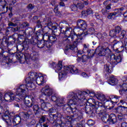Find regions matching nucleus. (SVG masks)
<instances>
[{
  "label": "nucleus",
  "mask_w": 127,
  "mask_h": 127,
  "mask_svg": "<svg viewBox=\"0 0 127 127\" xmlns=\"http://www.w3.org/2000/svg\"><path fill=\"white\" fill-rule=\"evenodd\" d=\"M49 40L52 44H54V43H56V41H57V38L55 36L50 35Z\"/></svg>",
  "instance_id": "e433bc0d"
},
{
  "label": "nucleus",
  "mask_w": 127,
  "mask_h": 127,
  "mask_svg": "<svg viewBox=\"0 0 127 127\" xmlns=\"http://www.w3.org/2000/svg\"><path fill=\"white\" fill-rule=\"evenodd\" d=\"M91 94V91L86 90V91H78L77 93L74 92L69 93L67 96L69 102L71 106L68 105L64 106V111H66L68 115H71V112L73 115V118H75L78 121H81L83 119V112L78 109V106H83L86 105L88 100L86 99V96Z\"/></svg>",
  "instance_id": "f257e3e1"
},
{
  "label": "nucleus",
  "mask_w": 127,
  "mask_h": 127,
  "mask_svg": "<svg viewBox=\"0 0 127 127\" xmlns=\"http://www.w3.org/2000/svg\"><path fill=\"white\" fill-rule=\"evenodd\" d=\"M38 38H39V37H42L43 39V41L44 42H46L47 41H49V39L50 38V34L48 33V32L45 33L44 35L42 34H39L38 35H37Z\"/></svg>",
  "instance_id": "bb28decb"
},
{
  "label": "nucleus",
  "mask_w": 127,
  "mask_h": 127,
  "mask_svg": "<svg viewBox=\"0 0 127 127\" xmlns=\"http://www.w3.org/2000/svg\"><path fill=\"white\" fill-rule=\"evenodd\" d=\"M2 56L3 57V58H7L10 56V54L7 52H3V53L2 54Z\"/></svg>",
  "instance_id": "09e8293b"
},
{
  "label": "nucleus",
  "mask_w": 127,
  "mask_h": 127,
  "mask_svg": "<svg viewBox=\"0 0 127 127\" xmlns=\"http://www.w3.org/2000/svg\"><path fill=\"white\" fill-rule=\"evenodd\" d=\"M87 124L89 127H93L95 125V121L93 120H89L87 121Z\"/></svg>",
  "instance_id": "49530a36"
},
{
  "label": "nucleus",
  "mask_w": 127,
  "mask_h": 127,
  "mask_svg": "<svg viewBox=\"0 0 127 127\" xmlns=\"http://www.w3.org/2000/svg\"><path fill=\"white\" fill-rule=\"evenodd\" d=\"M104 68L106 72H107L108 75L112 73V69L110 68V66L108 65V64L104 65Z\"/></svg>",
  "instance_id": "79ce46f5"
},
{
  "label": "nucleus",
  "mask_w": 127,
  "mask_h": 127,
  "mask_svg": "<svg viewBox=\"0 0 127 127\" xmlns=\"http://www.w3.org/2000/svg\"><path fill=\"white\" fill-rule=\"evenodd\" d=\"M120 98H121L120 96H118L117 95H111L109 97V99H108L109 101L108 102H110L112 103V104H117L119 101H120Z\"/></svg>",
  "instance_id": "b1692460"
},
{
  "label": "nucleus",
  "mask_w": 127,
  "mask_h": 127,
  "mask_svg": "<svg viewBox=\"0 0 127 127\" xmlns=\"http://www.w3.org/2000/svg\"><path fill=\"white\" fill-rule=\"evenodd\" d=\"M34 44H37L38 48L42 49L45 47V42L43 40L38 41L37 39H35L33 40Z\"/></svg>",
  "instance_id": "a878e982"
},
{
  "label": "nucleus",
  "mask_w": 127,
  "mask_h": 127,
  "mask_svg": "<svg viewBox=\"0 0 127 127\" xmlns=\"http://www.w3.org/2000/svg\"><path fill=\"white\" fill-rule=\"evenodd\" d=\"M34 8V7L32 5V4H29L27 6V8L29 9H33Z\"/></svg>",
  "instance_id": "0e129e2a"
},
{
  "label": "nucleus",
  "mask_w": 127,
  "mask_h": 127,
  "mask_svg": "<svg viewBox=\"0 0 127 127\" xmlns=\"http://www.w3.org/2000/svg\"><path fill=\"white\" fill-rule=\"evenodd\" d=\"M33 61L34 62V64L37 66L39 64V62L38 61V54L37 53H33L31 55L29 54L28 52H26L24 54V59L23 62L24 63V61L26 62L27 64H31L30 61Z\"/></svg>",
  "instance_id": "1a4fd4ad"
},
{
  "label": "nucleus",
  "mask_w": 127,
  "mask_h": 127,
  "mask_svg": "<svg viewBox=\"0 0 127 127\" xmlns=\"http://www.w3.org/2000/svg\"><path fill=\"white\" fill-rule=\"evenodd\" d=\"M117 15L116 12H112V13H108V14L107 15V18L108 19H114L115 17H116V16Z\"/></svg>",
  "instance_id": "ea45409f"
},
{
  "label": "nucleus",
  "mask_w": 127,
  "mask_h": 127,
  "mask_svg": "<svg viewBox=\"0 0 127 127\" xmlns=\"http://www.w3.org/2000/svg\"><path fill=\"white\" fill-rule=\"evenodd\" d=\"M127 34V32L126 31H122L120 33L115 36L116 37H119L120 39H124L126 37V35Z\"/></svg>",
  "instance_id": "f704fd0d"
},
{
  "label": "nucleus",
  "mask_w": 127,
  "mask_h": 127,
  "mask_svg": "<svg viewBox=\"0 0 127 127\" xmlns=\"http://www.w3.org/2000/svg\"><path fill=\"white\" fill-rule=\"evenodd\" d=\"M118 82H119V80H118V79H117V78H116L114 76H111L110 77V81H109L110 84H112V85H117Z\"/></svg>",
  "instance_id": "c756f323"
},
{
  "label": "nucleus",
  "mask_w": 127,
  "mask_h": 127,
  "mask_svg": "<svg viewBox=\"0 0 127 127\" xmlns=\"http://www.w3.org/2000/svg\"><path fill=\"white\" fill-rule=\"evenodd\" d=\"M77 56L78 57V58L77 59V61L78 62H80V61L81 60V57H79V55H81V54L80 53V52H78V51L77 52Z\"/></svg>",
  "instance_id": "e2e57ef3"
},
{
  "label": "nucleus",
  "mask_w": 127,
  "mask_h": 127,
  "mask_svg": "<svg viewBox=\"0 0 127 127\" xmlns=\"http://www.w3.org/2000/svg\"><path fill=\"white\" fill-rule=\"evenodd\" d=\"M77 1H78V0H74L73 1V4H71L70 6L69 7L71 9V11H76L78 9V8L77 7V3H76L77 2Z\"/></svg>",
  "instance_id": "473e14b6"
},
{
  "label": "nucleus",
  "mask_w": 127,
  "mask_h": 127,
  "mask_svg": "<svg viewBox=\"0 0 127 127\" xmlns=\"http://www.w3.org/2000/svg\"><path fill=\"white\" fill-rule=\"evenodd\" d=\"M48 127V125H47V123L46 124H41V123H38L37 125H36V127Z\"/></svg>",
  "instance_id": "603ef678"
},
{
  "label": "nucleus",
  "mask_w": 127,
  "mask_h": 127,
  "mask_svg": "<svg viewBox=\"0 0 127 127\" xmlns=\"http://www.w3.org/2000/svg\"><path fill=\"white\" fill-rule=\"evenodd\" d=\"M17 51H19V53H17L15 55V57L17 60L19 61V63L21 64H23V59H24V54L26 52H24L23 49V46L22 45H19L16 47Z\"/></svg>",
  "instance_id": "9b49d317"
},
{
  "label": "nucleus",
  "mask_w": 127,
  "mask_h": 127,
  "mask_svg": "<svg viewBox=\"0 0 127 127\" xmlns=\"http://www.w3.org/2000/svg\"><path fill=\"white\" fill-rule=\"evenodd\" d=\"M20 32H23L26 36H32V37H34V35H35V33L33 32V29L30 27L27 28L25 31L24 30H22Z\"/></svg>",
  "instance_id": "aec40b11"
},
{
  "label": "nucleus",
  "mask_w": 127,
  "mask_h": 127,
  "mask_svg": "<svg viewBox=\"0 0 127 127\" xmlns=\"http://www.w3.org/2000/svg\"><path fill=\"white\" fill-rule=\"evenodd\" d=\"M11 29V31H12L13 32H16L17 31H19L20 30V27H17L16 28L13 27H10Z\"/></svg>",
  "instance_id": "3c124183"
},
{
  "label": "nucleus",
  "mask_w": 127,
  "mask_h": 127,
  "mask_svg": "<svg viewBox=\"0 0 127 127\" xmlns=\"http://www.w3.org/2000/svg\"><path fill=\"white\" fill-rule=\"evenodd\" d=\"M14 99H15V96H14L13 93L10 94L6 93L4 96V100H5L6 102H12V101H14Z\"/></svg>",
  "instance_id": "4be33fe9"
},
{
  "label": "nucleus",
  "mask_w": 127,
  "mask_h": 127,
  "mask_svg": "<svg viewBox=\"0 0 127 127\" xmlns=\"http://www.w3.org/2000/svg\"><path fill=\"white\" fill-rule=\"evenodd\" d=\"M118 122L117 116L114 114H111L109 115V123L116 124Z\"/></svg>",
  "instance_id": "cd10ccee"
},
{
  "label": "nucleus",
  "mask_w": 127,
  "mask_h": 127,
  "mask_svg": "<svg viewBox=\"0 0 127 127\" xmlns=\"http://www.w3.org/2000/svg\"><path fill=\"white\" fill-rule=\"evenodd\" d=\"M94 104H91L90 106H86L85 108V113L87 115H90L92 117H95L97 115H101L106 112V107L102 102L96 101L94 99L92 100Z\"/></svg>",
  "instance_id": "423d86ee"
},
{
  "label": "nucleus",
  "mask_w": 127,
  "mask_h": 127,
  "mask_svg": "<svg viewBox=\"0 0 127 127\" xmlns=\"http://www.w3.org/2000/svg\"><path fill=\"white\" fill-rule=\"evenodd\" d=\"M36 124V121L35 120H32L30 123H29V125L30 126H34Z\"/></svg>",
  "instance_id": "13d9d810"
},
{
  "label": "nucleus",
  "mask_w": 127,
  "mask_h": 127,
  "mask_svg": "<svg viewBox=\"0 0 127 127\" xmlns=\"http://www.w3.org/2000/svg\"><path fill=\"white\" fill-rule=\"evenodd\" d=\"M69 34L68 38L71 39V41H73L72 45H66L64 48V52L65 54H67L68 52L70 50H72L73 52H78V48L77 46L81 43L82 40H83V35L84 33L76 34L73 30L71 32H68Z\"/></svg>",
  "instance_id": "39448f33"
},
{
  "label": "nucleus",
  "mask_w": 127,
  "mask_h": 127,
  "mask_svg": "<svg viewBox=\"0 0 127 127\" xmlns=\"http://www.w3.org/2000/svg\"><path fill=\"white\" fill-rule=\"evenodd\" d=\"M121 127H127V123L126 122L121 123Z\"/></svg>",
  "instance_id": "338daca9"
},
{
  "label": "nucleus",
  "mask_w": 127,
  "mask_h": 127,
  "mask_svg": "<svg viewBox=\"0 0 127 127\" xmlns=\"http://www.w3.org/2000/svg\"><path fill=\"white\" fill-rule=\"evenodd\" d=\"M65 103H66V101H65V100L64 99V98L59 97V98L56 103L57 104V106H58V107H63V111L65 112V113L67 114V115H70V114H68L67 110H64V109L63 108H64V106H66L67 105V106H69V107H71V104L69 103V104H65Z\"/></svg>",
  "instance_id": "dca6fc26"
},
{
  "label": "nucleus",
  "mask_w": 127,
  "mask_h": 127,
  "mask_svg": "<svg viewBox=\"0 0 127 127\" xmlns=\"http://www.w3.org/2000/svg\"><path fill=\"white\" fill-rule=\"evenodd\" d=\"M108 51H110V49H109L108 48L104 49L100 51L99 53H98V55L99 56H106L108 53Z\"/></svg>",
  "instance_id": "2f4dec72"
},
{
  "label": "nucleus",
  "mask_w": 127,
  "mask_h": 127,
  "mask_svg": "<svg viewBox=\"0 0 127 127\" xmlns=\"http://www.w3.org/2000/svg\"><path fill=\"white\" fill-rule=\"evenodd\" d=\"M92 43L93 45H96L97 44V39L95 38H93V41H92Z\"/></svg>",
  "instance_id": "774afa93"
},
{
  "label": "nucleus",
  "mask_w": 127,
  "mask_h": 127,
  "mask_svg": "<svg viewBox=\"0 0 127 127\" xmlns=\"http://www.w3.org/2000/svg\"><path fill=\"white\" fill-rule=\"evenodd\" d=\"M111 5H112V4L110 3L109 4L106 5L104 8L102 9L101 12L103 15H105V16L108 15L110 12V9L112 8Z\"/></svg>",
  "instance_id": "5701e85b"
},
{
  "label": "nucleus",
  "mask_w": 127,
  "mask_h": 127,
  "mask_svg": "<svg viewBox=\"0 0 127 127\" xmlns=\"http://www.w3.org/2000/svg\"><path fill=\"white\" fill-rule=\"evenodd\" d=\"M59 98V97H57V95H56V94H55L54 95L52 96L51 100L52 101H53V102H55L56 103H57Z\"/></svg>",
  "instance_id": "de8ad7c7"
},
{
  "label": "nucleus",
  "mask_w": 127,
  "mask_h": 127,
  "mask_svg": "<svg viewBox=\"0 0 127 127\" xmlns=\"http://www.w3.org/2000/svg\"><path fill=\"white\" fill-rule=\"evenodd\" d=\"M122 31V28L120 26H117L115 27V29H113L110 32V35L112 37H116L117 35L120 34Z\"/></svg>",
  "instance_id": "6ab92c4d"
},
{
  "label": "nucleus",
  "mask_w": 127,
  "mask_h": 127,
  "mask_svg": "<svg viewBox=\"0 0 127 127\" xmlns=\"http://www.w3.org/2000/svg\"><path fill=\"white\" fill-rule=\"evenodd\" d=\"M29 77H27L25 82L26 85L22 84L20 85L19 88L17 89L16 95L19 96V97H23L22 95H25L26 92H28V88L31 89L34 88L35 85L33 82L35 81L37 85H40L43 84V81L44 80V77L43 76H38L36 74H35L34 72H30L29 73Z\"/></svg>",
  "instance_id": "7ed1b4c3"
},
{
  "label": "nucleus",
  "mask_w": 127,
  "mask_h": 127,
  "mask_svg": "<svg viewBox=\"0 0 127 127\" xmlns=\"http://www.w3.org/2000/svg\"><path fill=\"white\" fill-rule=\"evenodd\" d=\"M6 1L5 0H0V9L2 8V10H4L5 6H6Z\"/></svg>",
  "instance_id": "72a5a7b5"
},
{
  "label": "nucleus",
  "mask_w": 127,
  "mask_h": 127,
  "mask_svg": "<svg viewBox=\"0 0 127 127\" xmlns=\"http://www.w3.org/2000/svg\"><path fill=\"white\" fill-rule=\"evenodd\" d=\"M119 93L121 95L127 94V84L124 83L122 85V89L119 90Z\"/></svg>",
  "instance_id": "c85d7f7f"
},
{
  "label": "nucleus",
  "mask_w": 127,
  "mask_h": 127,
  "mask_svg": "<svg viewBox=\"0 0 127 127\" xmlns=\"http://www.w3.org/2000/svg\"><path fill=\"white\" fill-rule=\"evenodd\" d=\"M46 120V117H45V116H43L40 119L39 123L42 124V123H44Z\"/></svg>",
  "instance_id": "5fc2aeb1"
},
{
  "label": "nucleus",
  "mask_w": 127,
  "mask_h": 127,
  "mask_svg": "<svg viewBox=\"0 0 127 127\" xmlns=\"http://www.w3.org/2000/svg\"><path fill=\"white\" fill-rule=\"evenodd\" d=\"M73 115L71 116L67 115L63 117V120H64V122H63L64 124H67V125H71V122L72 121V119H74V120H75L76 122H79L80 120H78V119H75L74 117H73V116H74V113H72Z\"/></svg>",
  "instance_id": "a211bd4d"
},
{
  "label": "nucleus",
  "mask_w": 127,
  "mask_h": 127,
  "mask_svg": "<svg viewBox=\"0 0 127 127\" xmlns=\"http://www.w3.org/2000/svg\"><path fill=\"white\" fill-rule=\"evenodd\" d=\"M120 104L121 105H123V106H121L120 107H118L116 110H121L122 113H124L126 114V113H127V97L122 100H121L120 101Z\"/></svg>",
  "instance_id": "2eb2a0df"
},
{
  "label": "nucleus",
  "mask_w": 127,
  "mask_h": 127,
  "mask_svg": "<svg viewBox=\"0 0 127 127\" xmlns=\"http://www.w3.org/2000/svg\"><path fill=\"white\" fill-rule=\"evenodd\" d=\"M88 59H90L87 55H83L81 57V60H82V62H86Z\"/></svg>",
  "instance_id": "c03bdc74"
},
{
  "label": "nucleus",
  "mask_w": 127,
  "mask_h": 127,
  "mask_svg": "<svg viewBox=\"0 0 127 127\" xmlns=\"http://www.w3.org/2000/svg\"><path fill=\"white\" fill-rule=\"evenodd\" d=\"M36 27H38V28L44 27L46 28V29H49V31L50 30L53 31V30H56V29H57V27L52 23L51 18H46L43 21H40V20H38L37 21Z\"/></svg>",
  "instance_id": "6e6552de"
},
{
  "label": "nucleus",
  "mask_w": 127,
  "mask_h": 127,
  "mask_svg": "<svg viewBox=\"0 0 127 127\" xmlns=\"http://www.w3.org/2000/svg\"><path fill=\"white\" fill-rule=\"evenodd\" d=\"M23 49H24V52H28L27 50H28V49L29 48V46L28 45V42L25 41L22 44Z\"/></svg>",
  "instance_id": "c9c22d12"
},
{
  "label": "nucleus",
  "mask_w": 127,
  "mask_h": 127,
  "mask_svg": "<svg viewBox=\"0 0 127 127\" xmlns=\"http://www.w3.org/2000/svg\"><path fill=\"white\" fill-rule=\"evenodd\" d=\"M34 102H35V96H32L31 98L25 99L26 106L28 108H32L33 107V110L36 113V114L40 113L41 111L49 112V117L47 118L48 121L50 122V123L54 122V121H55L57 122V125H56L55 127H61V125L63 124V119H62V115L60 113L57 112L56 114H54V112L56 110L53 108L48 109L46 106V102L42 99H40L41 108L39 107L38 105L35 104Z\"/></svg>",
  "instance_id": "f03ea898"
},
{
  "label": "nucleus",
  "mask_w": 127,
  "mask_h": 127,
  "mask_svg": "<svg viewBox=\"0 0 127 127\" xmlns=\"http://www.w3.org/2000/svg\"><path fill=\"white\" fill-rule=\"evenodd\" d=\"M69 24L67 22L64 21L60 23V30L62 33H65L67 34L68 32H71L72 29L69 27Z\"/></svg>",
  "instance_id": "f8f14e48"
},
{
  "label": "nucleus",
  "mask_w": 127,
  "mask_h": 127,
  "mask_svg": "<svg viewBox=\"0 0 127 127\" xmlns=\"http://www.w3.org/2000/svg\"><path fill=\"white\" fill-rule=\"evenodd\" d=\"M86 13L87 14V15L88 14H92V13H93V10L91 8L87 9Z\"/></svg>",
  "instance_id": "4d7b16f0"
},
{
  "label": "nucleus",
  "mask_w": 127,
  "mask_h": 127,
  "mask_svg": "<svg viewBox=\"0 0 127 127\" xmlns=\"http://www.w3.org/2000/svg\"><path fill=\"white\" fill-rule=\"evenodd\" d=\"M62 67V62L59 61L55 69V71L57 73L59 72V79L60 80H64L68 73H71V74H77V73L79 72L78 68H77V67H75L74 65L64 66L63 70ZM61 70H62L61 71Z\"/></svg>",
  "instance_id": "0eeeda50"
},
{
  "label": "nucleus",
  "mask_w": 127,
  "mask_h": 127,
  "mask_svg": "<svg viewBox=\"0 0 127 127\" xmlns=\"http://www.w3.org/2000/svg\"><path fill=\"white\" fill-rule=\"evenodd\" d=\"M56 3H57L56 0H52L51 1V4L52 5V6H54Z\"/></svg>",
  "instance_id": "bf43d9fd"
},
{
  "label": "nucleus",
  "mask_w": 127,
  "mask_h": 127,
  "mask_svg": "<svg viewBox=\"0 0 127 127\" xmlns=\"http://www.w3.org/2000/svg\"><path fill=\"white\" fill-rule=\"evenodd\" d=\"M18 21H19V19H15L13 20V22H14V23H16L17 24H18V25H19L20 23Z\"/></svg>",
  "instance_id": "052dcab7"
},
{
  "label": "nucleus",
  "mask_w": 127,
  "mask_h": 127,
  "mask_svg": "<svg viewBox=\"0 0 127 127\" xmlns=\"http://www.w3.org/2000/svg\"><path fill=\"white\" fill-rule=\"evenodd\" d=\"M125 9V8L124 7H121V8H119L118 9V13H121L122 12V11H124V10Z\"/></svg>",
  "instance_id": "69168bd1"
},
{
  "label": "nucleus",
  "mask_w": 127,
  "mask_h": 127,
  "mask_svg": "<svg viewBox=\"0 0 127 127\" xmlns=\"http://www.w3.org/2000/svg\"><path fill=\"white\" fill-rule=\"evenodd\" d=\"M76 6L77 8H79V9H83L84 8V3H80L78 1L76 2Z\"/></svg>",
  "instance_id": "37998d69"
},
{
  "label": "nucleus",
  "mask_w": 127,
  "mask_h": 127,
  "mask_svg": "<svg viewBox=\"0 0 127 127\" xmlns=\"http://www.w3.org/2000/svg\"><path fill=\"white\" fill-rule=\"evenodd\" d=\"M122 56L121 55H119L118 56H116L115 54H112L110 56V63L111 65H112V67H115V65L118 64V63H120L122 62Z\"/></svg>",
  "instance_id": "ddd939ff"
},
{
  "label": "nucleus",
  "mask_w": 127,
  "mask_h": 127,
  "mask_svg": "<svg viewBox=\"0 0 127 127\" xmlns=\"http://www.w3.org/2000/svg\"><path fill=\"white\" fill-rule=\"evenodd\" d=\"M11 114L12 113H9V111L7 110L3 117V120L6 123L7 127H11V122L13 125H19L20 124L21 120L22 121L28 120L30 116L33 114V111L31 109H29L26 112H21L19 115H16L14 117L11 115Z\"/></svg>",
  "instance_id": "20e7f679"
},
{
  "label": "nucleus",
  "mask_w": 127,
  "mask_h": 127,
  "mask_svg": "<svg viewBox=\"0 0 127 127\" xmlns=\"http://www.w3.org/2000/svg\"><path fill=\"white\" fill-rule=\"evenodd\" d=\"M101 120L103 123H105V124H107V123H110V117L109 115L107 116V115L103 116L101 118Z\"/></svg>",
  "instance_id": "4c0bfd02"
},
{
  "label": "nucleus",
  "mask_w": 127,
  "mask_h": 127,
  "mask_svg": "<svg viewBox=\"0 0 127 127\" xmlns=\"http://www.w3.org/2000/svg\"><path fill=\"white\" fill-rule=\"evenodd\" d=\"M41 91L43 95H45V96H47L48 97L52 96V94L53 93V90L49 88H43Z\"/></svg>",
  "instance_id": "412c9836"
},
{
  "label": "nucleus",
  "mask_w": 127,
  "mask_h": 127,
  "mask_svg": "<svg viewBox=\"0 0 127 127\" xmlns=\"http://www.w3.org/2000/svg\"><path fill=\"white\" fill-rule=\"evenodd\" d=\"M95 33V29L94 28H90L86 32L83 33L84 35H88V34H93Z\"/></svg>",
  "instance_id": "58836bf2"
},
{
  "label": "nucleus",
  "mask_w": 127,
  "mask_h": 127,
  "mask_svg": "<svg viewBox=\"0 0 127 127\" xmlns=\"http://www.w3.org/2000/svg\"><path fill=\"white\" fill-rule=\"evenodd\" d=\"M76 25L79 29L83 30V31H84V30H86L87 27V22L82 19H78L77 20Z\"/></svg>",
  "instance_id": "f3484780"
},
{
  "label": "nucleus",
  "mask_w": 127,
  "mask_h": 127,
  "mask_svg": "<svg viewBox=\"0 0 127 127\" xmlns=\"http://www.w3.org/2000/svg\"><path fill=\"white\" fill-rule=\"evenodd\" d=\"M70 39H71V38H69V37H68V38H66L65 40V42L67 43V44H70V43H71V40Z\"/></svg>",
  "instance_id": "680f3d73"
},
{
  "label": "nucleus",
  "mask_w": 127,
  "mask_h": 127,
  "mask_svg": "<svg viewBox=\"0 0 127 127\" xmlns=\"http://www.w3.org/2000/svg\"><path fill=\"white\" fill-rule=\"evenodd\" d=\"M97 51V49L95 50H90L87 53V56L89 59H92L94 56H95V54H96V52Z\"/></svg>",
  "instance_id": "7c9ffc66"
},
{
  "label": "nucleus",
  "mask_w": 127,
  "mask_h": 127,
  "mask_svg": "<svg viewBox=\"0 0 127 127\" xmlns=\"http://www.w3.org/2000/svg\"><path fill=\"white\" fill-rule=\"evenodd\" d=\"M8 26H12V27H15V26H17L18 25V24L13 23L12 22H9L8 24Z\"/></svg>",
  "instance_id": "864d4df0"
},
{
  "label": "nucleus",
  "mask_w": 127,
  "mask_h": 127,
  "mask_svg": "<svg viewBox=\"0 0 127 127\" xmlns=\"http://www.w3.org/2000/svg\"><path fill=\"white\" fill-rule=\"evenodd\" d=\"M16 41V38H15V35L13 34L12 36H10L7 38H3L2 40L0 39V45L2 47H8V46H12Z\"/></svg>",
  "instance_id": "9d476101"
},
{
  "label": "nucleus",
  "mask_w": 127,
  "mask_h": 127,
  "mask_svg": "<svg viewBox=\"0 0 127 127\" xmlns=\"http://www.w3.org/2000/svg\"><path fill=\"white\" fill-rule=\"evenodd\" d=\"M95 97L98 100L101 101V102H109V101L108 99L106 98L105 95L100 93L95 94Z\"/></svg>",
  "instance_id": "393cba45"
},
{
  "label": "nucleus",
  "mask_w": 127,
  "mask_h": 127,
  "mask_svg": "<svg viewBox=\"0 0 127 127\" xmlns=\"http://www.w3.org/2000/svg\"><path fill=\"white\" fill-rule=\"evenodd\" d=\"M8 107L5 105V103H4V101L2 100V94L0 92V115H1L3 113H4V116L5 113L8 111L7 109Z\"/></svg>",
  "instance_id": "4468645a"
},
{
  "label": "nucleus",
  "mask_w": 127,
  "mask_h": 127,
  "mask_svg": "<svg viewBox=\"0 0 127 127\" xmlns=\"http://www.w3.org/2000/svg\"><path fill=\"white\" fill-rule=\"evenodd\" d=\"M88 15V14H87L86 11H82L81 12V16L82 17H85V16H87Z\"/></svg>",
  "instance_id": "6e6d98bb"
},
{
  "label": "nucleus",
  "mask_w": 127,
  "mask_h": 127,
  "mask_svg": "<svg viewBox=\"0 0 127 127\" xmlns=\"http://www.w3.org/2000/svg\"><path fill=\"white\" fill-rule=\"evenodd\" d=\"M46 47L47 48H51V47L53 45V44L52 43H51L49 41H48L47 42H45V45Z\"/></svg>",
  "instance_id": "8fccbe9b"
},
{
  "label": "nucleus",
  "mask_w": 127,
  "mask_h": 127,
  "mask_svg": "<svg viewBox=\"0 0 127 127\" xmlns=\"http://www.w3.org/2000/svg\"><path fill=\"white\" fill-rule=\"evenodd\" d=\"M54 11L56 14V15H60V11L58 10V5H55V7L54 9Z\"/></svg>",
  "instance_id": "a18cd8bd"
},
{
  "label": "nucleus",
  "mask_w": 127,
  "mask_h": 127,
  "mask_svg": "<svg viewBox=\"0 0 127 127\" xmlns=\"http://www.w3.org/2000/svg\"><path fill=\"white\" fill-rule=\"evenodd\" d=\"M83 46V52L84 53H87L90 50V49H89V45L84 44Z\"/></svg>",
  "instance_id": "a19ab883"
}]
</instances>
